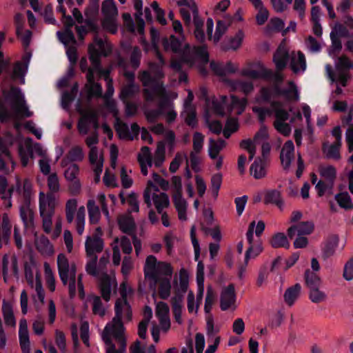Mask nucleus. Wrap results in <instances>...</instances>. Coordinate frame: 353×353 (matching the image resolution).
I'll list each match as a JSON object with an SVG mask.
<instances>
[{"label":"nucleus","instance_id":"obj_1","mask_svg":"<svg viewBox=\"0 0 353 353\" xmlns=\"http://www.w3.org/2000/svg\"><path fill=\"white\" fill-rule=\"evenodd\" d=\"M162 43L165 50L180 53L182 61L190 65H194L197 61L203 63H207L209 61L208 52L205 46L191 48L189 45L185 44L182 49L181 40L174 35L163 39Z\"/></svg>","mask_w":353,"mask_h":353},{"label":"nucleus","instance_id":"obj_2","mask_svg":"<svg viewBox=\"0 0 353 353\" xmlns=\"http://www.w3.org/2000/svg\"><path fill=\"white\" fill-rule=\"evenodd\" d=\"M58 273L63 285L67 286L70 297L76 295L77 288L79 295L83 298L85 295L81 274L77 277V266L74 263H70L64 254L57 256Z\"/></svg>","mask_w":353,"mask_h":353},{"label":"nucleus","instance_id":"obj_3","mask_svg":"<svg viewBox=\"0 0 353 353\" xmlns=\"http://www.w3.org/2000/svg\"><path fill=\"white\" fill-rule=\"evenodd\" d=\"M143 94L144 99L147 102L154 101L157 97L160 99L159 102V109L146 110L144 112L146 119L150 123L155 122L165 110V107L167 105L168 107L171 105L170 99H174L178 97L177 93L167 91L164 85L159 82L155 83L154 87L152 89L150 88H143Z\"/></svg>","mask_w":353,"mask_h":353},{"label":"nucleus","instance_id":"obj_4","mask_svg":"<svg viewBox=\"0 0 353 353\" xmlns=\"http://www.w3.org/2000/svg\"><path fill=\"white\" fill-rule=\"evenodd\" d=\"M145 279L148 281L150 289L153 290L154 294L157 291V281L162 279L172 278L173 268L171 264L158 261L153 255H149L145 259L143 267Z\"/></svg>","mask_w":353,"mask_h":353},{"label":"nucleus","instance_id":"obj_5","mask_svg":"<svg viewBox=\"0 0 353 353\" xmlns=\"http://www.w3.org/2000/svg\"><path fill=\"white\" fill-rule=\"evenodd\" d=\"M57 205V200L52 192L44 193L40 192L39 194V210L42 221L43 230L46 234L52 232V217L54 214L55 208Z\"/></svg>","mask_w":353,"mask_h":353},{"label":"nucleus","instance_id":"obj_6","mask_svg":"<svg viewBox=\"0 0 353 353\" xmlns=\"http://www.w3.org/2000/svg\"><path fill=\"white\" fill-rule=\"evenodd\" d=\"M156 56L158 59V62L149 63L148 66L150 72L143 70L139 73V79L142 83L144 88H150L152 89L154 88V84L157 82H159L163 85V83L161 81V79L164 77L163 68L165 65V61L159 50H156Z\"/></svg>","mask_w":353,"mask_h":353},{"label":"nucleus","instance_id":"obj_7","mask_svg":"<svg viewBox=\"0 0 353 353\" xmlns=\"http://www.w3.org/2000/svg\"><path fill=\"white\" fill-rule=\"evenodd\" d=\"M105 70V69H103L101 65L99 64L97 54L92 53L91 66L86 74L87 83L85 84V88L88 99H91L92 97H102L101 85L96 82L95 80L103 77V72H100L99 70Z\"/></svg>","mask_w":353,"mask_h":353},{"label":"nucleus","instance_id":"obj_8","mask_svg":"<svg viewBox=\"0 0 353 353\" xmlns=\"http://www.w3.org/2000/svg\"><path fill=\"white\" fill-rule=\"evenodd\" d=\"M353 68L352 61L346 56L339 57L335 64V72H333L330 65H325V71L329 79L332 81L339 82L342 86L345 87L351 75L349 70Z\"/></svg>","mask_w":353,"mask_h":353},{"label":"nucleus","instance_id":"obj_9","mask_svg":"<svg viewBox=\"0 0 353 353\" xmlns=\"http://www.w3.org/2000/svg\"><path fill=\"white\" fill-rule=\"evenodd\" d=\"M115 316L112 321L108 323L104 329L113 332L124 333V327L121 319L128 321L132 319L131 307L127 301V299H119L114 306Z\"/></svg>","mask_w":353,"mask_h":353},{"label":"nucleus","instance_id":"obj_10","mask_svg":"<svg viewBox=\"0 0 353 353\" xmlns=\"http://www.w3.org/2000/svg\"><path fill=\"white\" fill-rule=\"evenodd\" d=\"M143 199L148 208H151L152 202L159 214L170 205L168 195L165 192H159L158 187L152 181H148L143 192Z\"/></svg>","mask_w":353,"mask_h":353},{"label":"nucleus","instance_id":"obj_11","mask_svg":"<svg viewBox=\"0 0 353 353\" xmlns=\"http://www.w3.org/2000/svg\"><path fill=\"white\" fill-rule=\"evenodd\" d=\"M180 13L187 26L191 24V17H193V23L194 26V35L195 39L199 42H203L205 36L203 32V20L199 15V10L194 1H190V4L188 8H182Z\"/></svg>","mask_w":353,"mask_h":353},{"label":"nucleus","instance_id":"obj_12","mask_svg":"<svg viewBox=\"0 0 353 353\" xmlns=\"http://www.w3.org/2000/svg\"><path fill=\"white\" fill-rule=\"evenodd\" d=\"M78 207L77 199L72 198L66 201L65 205V219L68 223L71 224L75 219V226L77 233L81 235L84 231L85 223V208L83 205Z\"/></svg>","mask_w":353,"mask_h":353},{"label":"nucleus","instance_id":"obj_13","mask_svg":"<svg viewBox=\"0 0 353 353\" xmlns=\"http://www.w3.org/2000/svg\"><path fill=\"white\" fill-rule=\"evenodd\" d=\"M102 339L106 345V353H125L126 341L123 333L103 330Z\"/></svg>","mask_w":353,"mask_h":353},{"label":"nucleus","instance_id":"obj_14","mask_svg":"<svg viewBox=\"0 0 353 353\" xmlns=\"http://www.w3.org/2000/svg\"><path fill=\"white\" fill-rule=\"evenodd\" d=\"M9 98L11 108L14 112L15 118L30 117L32 115V112L29 110L26 103L24 96L19 89L12 88Z\"/></svg>","mask_w":353,"mask_h":353},{"label":"nucleus","instance_id":"obj_15","mask_svg":"<svg viewBox=\"0 0 353 353\" xmlns=\"http://www.w3.org/2000/svg\"><path fill=\"white\" fill-rule=\"evenodd\" d=\"M81 117L79 120L77 128L82 134H86L89 131V124H92L97 130L99 127V112L92 108H87L79 111Z\"/></svg>","mask_w":353,"mask_h":353},{"label":"nucleus","instance_id":"obj_16","mask_svg":"<svg viewBox=\"0 0 353 353\" xmlns=\"http://www.w3.org/2000/svg\"><path fill=\"white\" fill-rule=\"evenodd\" d=\"M241 75L252 79H268L272 77V71L260 63H252L241 70Z\"/></svg>","mask_w":353,"mask_h":353},{"label":"nucleus","instance_id":"obj_17","mask_svg":"<svg viewBox=\"0 0 353 353\" xmlns=\"http://www.w3.org/2000/svg\"><path fill=\"white\" fill-rule=\"evenodd\" d=\"M255 228V221H252L248 228V230L246 233V237L248 239V241L250 244V247L245 252V263L243 265H241L239 268V277H242L243 272L245 270V267L247 266L248 261L251 257H254L259 254V253L261 252V250L256 249L254 251L253 245H252V241H253V232L254 229Z\"/></svg>","mask_w":353,"mask_h":353},{"label":"nucleus","instance_id":"obj_18","mask_svg":"<svg viewBox=\"0 0 353 353\" xmlns=\"http://www.w3.org/2000/svg\"><path fill=\"white\" fill-rule=\"evenodd\" d=\"M236 294L234 286L230 284L222 290L220 297V307L225 311L229 309L236 308Z\"/></svg>","mask_w":353,"mask_h":353},{"label":"nucleus","instance_id":"obj_19","mask_svg":"<svg viewBox=\"0 0 353 353\" xmlns=\"http://www.w3.org/2000/svg\"><path fill=\"white\" fill-rule=\"evenodd\" d=\"M112 48L110 45L104 41L102 39L96 38L94 43L88 47L89 58L91 61V54H97L99 64L101 65V56H108L111 52Z\"/></svg>","mask_w":353,"mask_h":353},{"label":"nucleus","instance_id":"obj_20","mask_svg":"<svg viewBox=\"0 0 353 353\" xmlns=\"http://www.w3.org/2000/svg\"><path fill=\"white\" fill-rule=\"evenodd\" d=\"M170 309L168 304L159 301L156 305L155 314L159 321V325L162 330L167 332L170 327Z\"/></svg>","mask_w":353,"mask_h":353},{"label":"nucleus","instance_id":"obj_21","mask_svg":"<svg viewBox=\"0 0 353 353\" xmlns=\"http://www.w3.org/2000/svg\"><path fill=\"white\" fill-rule=\"evenodd\" d=\"M210 65L212 72L221 77H225L228 74H234L239 70V65L231 61H228L226 63L211 61Z\"/></svg>","mask_w":353,"mask_h":353},{"label":"nucleus","instance_id":"obj_22","mask_svg":"<svg viewBox=\"0 0 353 353\" xmlns=\"http://www.w3.org/2000/svg\"><path fill=\"white\" fill-rule=\"evenodd\" d=\"M104 243L102 239L94 234L88 236L85 242V248L87 256H97V253L103 251Z\"/></svg>","mask_w":353,"mask_h":353},{"label":"nucleus","instance_id":"obj_23","mask_svg":"<svg viewBox=\"0 0 353 353\" xmlns=\"http://www.w3.org/2000/svg\"><path fill=\"white\" fill-rule=\"evenodd\" d=\"M314 228V225L312 221L300 222L292 225L288 229V236L290 239H293L296 235H308L313 232Z\"/></svg>","mask_w":353,"mask_h":353},{"label":"nucleus","instance_id":"obj_24","mask_svg":"<svg viewBox=\"0 0 353 353\" xmlns=\"http://www.w3.org/2000/svg\"><path fill=\"white\" fill-rule=\"evenodd\" d=\"M19 338L23 353H30V344L27 321L22 319L19 322Z\"/></svg>","mask_w":353,"mask_h":353},{"label":"nucleus","instance_id":"obj_25","mask_svg":"<svg viewBox=\"0 0 353 353\" xmlns=\"http://www.w3.org/2000/svg\"><path fill=\"white\" fill-rule=\"evenodd\" d=\"M88 157L90 164L93 166V171L96 175V180L99 181L100 174L103 170V157L101 154H99L97 148H91Z\"/></svg>","mask_w":353,"mask_h":353},{"label":"nucleus","instance_id":"obj_26","mask_svg":"<svg viewBox=\"0 0 353 353\" xmlns=\"http://www.w3.org/2000/svg\"><path fill=\"white\" fill-rule=\"evenodd\" d=\"M12 225L7 213L0 215V248L8 243L11 234Z\"/></svg>","mask_w":353,"mask_h":353},{"label":"nucleus","instance_id":"obj_27","mask_svg":"<svg viewBox=\"0 0 353 353\" xmlns=\"http://www.w3.org/2000/svg\"><path fill=\"white\" fill-rule=\"evenodd\" d=\"M290 66L295 74L305 72L307 65L303 53L301 51L292 52Z\"/></svg>","mask_w":353,"mask_h":353},{"label":"nucleus","instance_id":"obj_28","mask_svg":"<svg viewBox=\"0 0 353 353\" xmlns=\"http://www.w3.org/2000/svg\"><path fill=\"white\" fill-rule=\"evenodd\" d=\"M294 146L292 141H288L284 144L280 154V159L284 169H288L294 159Z\"/></svg>","mask_w":353,"mask_h":353},{"label":"nucleus","instance_id":"obj_29","mask_svg":"<svg viewBox=\"0 0 353 353\" xmlns=\"http://www.w3.org/2000/svg\"><path fill=\"white\" fill-rule=\"evenodd\" d=\"M20 217L25 226L32 228L34 226V212L30 207V201H24L19 208Z\"/></svg>","mask_w":353,"mask_h":353},{"label":"nucleus","instance_id":"obj_30","mask_svg":"<svg viewBox=\"0 0 353 353\" xmlns=\"http://www.w3.org/2000/svg\"><path fill=\"white\" fill-rule=\"evenodd\" d=\"M172 201L176 210L178 213L179 219L181 221L187 220V208L188 203L185 199L183 197L182 193L172 194Z\"/></svg>","mask_w":353,"mask_h":353},{"label":"nucleus","instance_id":"obj_31","mask_svg":"<svg viewBox=\"0 0 353 353\" xmlns=\"http://www.w3.org/2000/svg\"><path fill=\"white\" fill-rule=\"evenodd\" d=\"M288 88L281 90L278 87L275 88V91L278 95H281L287 101H298L299 94L296 85L293 81L288 82Z\"/></svg>","mask_w":353,"mask_h":353},{"label":"nucleus","instance_id":"obj_32","mask_svg":"<svg viewBox=\"0 0 353 353\" xmlns=\"http://www.w3.org/2000/svg\"><path fill=\"white\" fill-rule=\"evenodd\" d=\"M84 159L82 148L78 145L72 147L68 152L65 159L61 161V166H67L68 162L81 161Z\"/></svg>","mask_w":353,"mask_h":353},{"label":"nucleus","instance_id":"obj_33","mask_svg":"<svg viewBox=\"0 0 353 353\" xmlns=\"http://www.w3.org/2000/svg\"><path fill=\"white\" fill-rule=\"evenodd\" d=\"M266 163L265 161L257 158L250 166V174L255 179H259L265 176L266 175Z\"/></svg>","mask_w":353,"mask_h":353},{"label":"nucleus","instance_id":"obj_34","mask_svg":"<svg viewBox=\"0 0 353 353\" xmlns=\"http://www.w3.org/2000/svg\"><path fill=\"white\" fill-rule=\"evenodd\" d=\"M113 283L114 281H112L107 274L102 275L100 281V290L101 296L106 302L110 300Z\"/></svg>","mask_w":353,"mask_h":353},{"label":"nucleus","instance_id":"obj_35","mask_svg":"<svg viewBox=\"0 0 353 353\" xmlns=\"http://www.w3.org/2000/svg\"><path fill=\"white\" fill-rule=\"evenodd\" d=\"M35 245L37 249L43 255L50 256L54 252L52 244L50 242L49 239L43 235L38 237L35 240Z\"/></svg>","mask_w":353,"mask_h":353},{"label":"nucleus","instance_id":"obj_36","mask_svg":"<svg viewBox=\"0 0 353 353\" xmlns=\"http://www.w3.org/2000/svg\"><path fill=\"white\" fill-rule=\"evenodd\" d=\"M289 55L286 49L279 47L273 57V61L278 70H281L286 66Z\"/></svg>","mask_w":353,"mask_h":353},{"label":"nucleus","instance_id":"obj_37","mask_svg":"<svg viewBox=\"0 0 353 353\" xmlns=\"http://www.w3.org/2000/svg\"><path fill=\"white\" fill-rule=\"evenodd\" d=\"M87 209L88 212L89 222L90 224H97L101 219V211L99 206L93 199H90L87 202Z\"/></svg>","mask_w":353,"mask_h":353},{"label":"nucleus","instance_id":"obj_38","mask_svg":"<svg viewBox=\"0 0 353 353\" xmlns=\"http://www.w3.org/2000/svg\"><path fill=\"white\" fill-rule=\"evenodd\" d=\"M228 83L234 90H240L245 94H249L254 90L252 82L248 81H227Z\"/></svg>","mask_w":353,"mask_h":353},{"label":"nucleus","instance_id":"obj_39","mask_svg":"<svg viewBox=\"0 0 353 353\" xmlns=\"http://www.w3.org/2000/svg\"><path fill=\"white\" fill-rule=\"evenodd\" d=\"M171 279L172 278H167L157 281L159 296L162 299H168L171 294Z\"/></svg>","mask_w":353,"mask_h":353},{"label":"nucleus","instance_id":"obj_40","mask_svg":"<svg viewBox=\"0 0 353 353\" xmlns=\"http://www.w3.org/2000/svg\"><path fill=\"white\" fill-rule=\"evenodd\" d=\"M320 175L329 182V187L332 188L336 176V168L332 165H321L319 168Z\"/></svg>","mask_w":353,"mask_h":353},{"label":"nucleus","instance_id":"obj_41","mask_svg":"<svg viewBox=\"0 0 353 353\" xmlns=\"http://www.w3.org/2000/svg\"><path fill=\"white\" fill-rule=\"evenodd\" d=\"M35 292L34 294H32V299L34 302L38 300L41 303H44L45 299V292L42 285L41 276L39 274H37L35 276V284L33 286H30Z\"/></svg>","mask_w":353,"mask_h":353},{"label":"nucleus","instance_id":"obj_42","mask_svg":"<svg viewBox=\"0 0 353 353\" xmlns=\"http://www.w3.org/2000/svg\"><path fill=\"white\" fill-rule=\"evenodd\" d=\"M225 141L223 139L215 141L212 139L209 140L208 154L212 159H216L219 152L225 148Z\"/></svg>","mask_w":353,"mask_h":353},{"label":"nucleus","instance_id":"obj_43","mask_svg":"<svg viewBox=\"0 0 353 353\" xmlns=\"http://www.w3.org/2000/svg\"><path fill=\"white\" fill-rule=\"evenodd\" d=\"M301 290V286L299 283H296L286 290L284 294V299L288 305L292 306L294 304L300 295Z\"/></svg>","mask_w":353,"mask_h":353},{"label":"nucleus","instance_id":"obj_44","mask_svg":"<svg viewBox=\"0 0 353 353\" xmlns=\"http://www.w3.org/2000/svg\"><path fill=\"white\" fill-rule=\"evenodd\" d=\"M134 8L136 10L134 14L136 21L138 26V31L140 34L143 32L144 30V21L142 18L143 12V1L142 0H132Z\"/></svg>","mask_w":353,"mask_h":353},{"label":"nucleus","instance_id":"obj_45","mask_svg":"<svg viewBox=\"0 0 353 353\" xmlns=\"http://www.w3.org/2000/svg\"><path fill=\"white\" fill-rule=\"evenodd\" d=\"M139 92V86L135 83H128L123 85L119 94V98L123 101H127L128 99L133 97Z\"/></svg>","mask_w":353,"mask_h":353},{"label":"nucleus","instance_id":"obj_46","mask_svg":"<svg viewBox=\"0 0 353 353\" xmlns=\"http://www.w3.org/2000/svg\"><path fill=\"white\" fill-rule=\"evenodd\" d=\"M264 202L265 203H274L279 208H281L283 204L281 192L277 190H268L265 191Z\"/></svg>","mask_w":353,"mask_h":353},{"label":"nucleus","instance_id":"obj_47","mask_svg":"<svg viewBox=\"0 0 353 353\" xmlns=\"http://www.w3.org/2000/svg\"><path fill=\"white\" fill-rule=\"evenodd\" d=\"M341 146V143H339L334 142L332 144L325 143L323 145V151L327 157L334 159H339L341 157L339 152Z\"/></svg>","mask_w":353,"mask_h":353},{"label":"nucleus","instance_id":"obj_48","mask_svg":"<svg viewBox=\"0 0 353 353\" xmlns=\"http://www.w3.org/2000/svg\"><path fill=\"white\" fill-rule=\"evenodd\" d=\"M101 10L104 17H117L118 16L117 8L114 0H104Z\"/></svg>","mask_w":353,"mask_h":353},{"label":"nucleus","instance_id":"obj_49","mask_svg":"<svg viewBox=\"0 0 353 353\" xmlns=\"http://www.w3.org/2000/svg\"><path fill=\"white\" fill-rule=\"evenodd\" d=\"M119 226L120 230L126 234H132L134 232L135 224L134 220L126 216H121L119 219Z\"/></svg>","mask_w":353,"mask_h":353},{"label":"nucleus","instance_id":"obj_50","mask_svg":"<svg viewBox=\"0 0 353 353\" xmlns=\"http://www.w3.org/2000/svg\"><path fill=\"white\" fill-rule=\"evenodd\" d=\"M271 107L274 112L276 120L274 121L285 122L289 118L288 112L282 108V103L279 101L271 102Z\"/></svg>","mask_w":353,"mask_h":353},{"label":"nucleus","instance_id":"obj_51","mask_svg":"<svg viewBox=\"0 0 353 353\" xmlns=\"http://www.w3.org/2000/svg\"><path fill=\"white\" fill-rule=\"evenodd\" d=\"M188 288V274L186 270L181 268L179 271V283L176 285L175 293H181L183 295Z\"/></svg>","mask_w":353,"mask_h":353},{"label":"nucleus","instance_id":"obj_52","mask_svg":"<svg viewBox=\"0 0 353 353\" xmlns=\"http://www.w3.org/2000/svg\"><path fill=\"white\" fill-rule=\"evenodd\" d=\"M2 312L5 323L8 326L14 327L16 324V321L12 306L5 301L3 302Z\"/></svg>","mask_w":353,"mask_h":353},{"label":"nucleus","instance_id":"obj_53","mask_svg":"<svg viewBox=\"0 0 353 353\" xmlns=\"http://www.w3.org/2000/svg\"><path fill=\"white\" fill-rule=\"evenodd\" d=\"M305 281L307 287L310 290L320 287L321 283V279L317 274L311 272L310 270H307L305 272Z\"/></svg>","mask_w":353,"mask_h":353},{"label":"nucleus","instance_id":"obj_54","mask_svg":"<svg viewBox=\"0 0 353 353\" xmlns=\"http://www.w3.org/2000/svg\"><path fill=\"white\" fill-rule=\"evenodd\" d=\"M92 310L93 314L101 317L104 316L106 312V307L102 303L101 298L98 296L92 297Z\"/></svg>","mask_w":353,"mask_h":353},{"label":"nucleus","instance_id":"obj_55","mask_svg":"<svg viewBox=\"0 0 353 353\" xmlns=\"http://www.w3.org/2000/svg\"><path fill=\"white\" fill-rule=\"evenodd\" d=\"M335 199L341 208L345 210L353 209V203L347 192H341L336 194Z\"/></svg>","mask_w":353,"mask_h":353},{"label":"nucleus","instance_id":"obj_56","mask_svg":"<svg viewBox=\"0 0 353 353\" xmlns=\"http://www.w3.org/2000/svg\"><path fill=\"white\" fill-rule=\"evenodd\" d=\"M165 148L163 142H159L154 152L152 163L156 167H160L165 161Z\"/></svg>","mask_w":353,"mask_h":353},{"label":"nucleus","instance_id":"obj_57","mask_svg":"<svg viewBox=\"0 0 353 353\" xmlns=\"http://www.w3.org/2000/svg\"><path fill=\"white\" fill-rule=\"evenodd\" d=\"M88 257L90 259L85 265V271L88 274L97 277L99 274H102V271L100 270L99 267L97 266V256Z\"/></svg>","mask_w":353,"mask_h":353},{"label":"nucleus","instance_id":"obj_58","mask_svg":"<svg viewBox=\"0 0 353 353\" xmlns=\"http://www.w3.org/2000/svg\"><path fill=\"white\" fill-rule=\"evenodd\" d=\"M271 245L273 248H285L290 247L287 236L283 233H277L274 235L271 239Z\"/></svg>","mask_w":353,"mask_h":353},{"label":"nucleus","instance_id":"obj_59","mask_svg":"<svg viewBox=\"0 0 353 353\" xmlns=\"http://www.w3.org/2000/svg\"><path fill=\"white\" fill-rule=\"evenodd\" d=\"M243 38V32L242 30H239L233 37H231L228 40V44L226 46H225V49H231L234 50L238 49L241 46Z\"/></svg>","mask_w":353,"mask_h":353},{"label":"nucleus","instance_id":"obj_60","mask_svg":"<svg viewBox=\"0 0 353 353\" xmlns=\"http://www.w3.org/2000/svg\"><path fill=\"white\" fill-rule=\"evenodd\" d=\"M99 71L100 72H103V78L107 83V90L103 95L102 94V97L103 99L112 98L114 92V89L113 87L112 79L109 77L110 70V69H105V70Z\"/></svg>","mask_w":353,"mask_h":353},{"label":"nucleus","instance_id":"obj_61","mask_svg":"<svg viewBox=\"0 0 353 353\" xmlns=\"http://www.w3.org/2000/svg\"><path fill=\"white\" fill-rule=\"evenodd\" d=\"M309 298L312 303H319L326 301L327 294L319 287L310 290Z\"/></svg>","mask_w":353,"mask_h":353},{"label":"nucleus","instance_id":"obj_62","mask_svg":"<svg viewBox=\"0 0 353 353\" xmlns=\"http://www.w3.org/2000/svg\"><path fill=\"white\" fill-rule=\"evenodd\" d=\"M57 36L59 40L65 45L73 44L76 43V40L74 36L73 32L70 29L65 28V30L63 32H57Z\"/></svg>","mask_w":353,"mask_h":353},{"label":"nucleus","instance_id":"obj_63","mask_svg":"<svg viewBox=\"0 0 353 353\" xmlns=\"http://www.w3.org/2000/svg\"><path fill=\"white\" fill-rule=\"evenodd\" d=\"M47 185L49 189L48 192L52 194L57 193L60 190V183L59 178L55 173L50 174L47 179Z\"/></svg>","mask_w":353,"mask_h":353},{"label":"nucleus","instance_id":"obj_64","mask_svg":"<svg viewBox=\"0 0 353 353\" xmlns=\"http://www.w3.org/2000/svg\"><path fill=\"white\" fill-rule=\"evenodd\" d=\"M28 69V63L18 62L15 64L13 70V78L20 79L22 83H24V75Z\"/></svg>","mask_w":353,"mask_h":353}]
</instances>
